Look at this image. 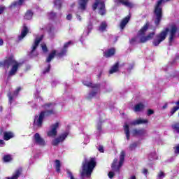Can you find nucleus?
I'll use <instances>...</instances> for the list:
<instances>
[{"label": "nucleus", "instance_id": "obj_1", "mask_svg": "<svg viewBox=\"0 0 179 179\" xmlns=\"http://www.w3.org/2000/svg\"><path fill=\"white\" fill-rule=\"evenodd\" d=\"M169 45H171V43L174 41V38H176V34L177 33V26L173 25L170 29L166 28L161 33L157 35L156 38L153 41V45L157 47L162 41H164L166 38L167 37V34H169Z\"/></svg>", "mask_w": 179, "mask_h": 179}, {"label": "nucleus", "instance_id": "obj_2", "mask_svg": "<svg viewBox=\"0 0 179 179\" xmlns=\"http://www.w3.org/2000/svg\"><path fill=\"white\" fill-rule=\"evenodd\" d=\"M10 65L12 68L8 72V76H13L14 75H16V72H17L19 68L22 66V63H19L16 60H15V58H13V56L9 57L3 62H0V66H3L7 69H9V66H10Z\"/></svg>", "mask_w": 179, "mask_h": 179}, {"label": "nucleus", "instance_id": "obj_3", "mask_svg": "<svg viewBox=\"0 0 179 179\" xmlns=\"http://www.w3.org/2000/svg\"><path fill=\"white\" fill-rule=\"evenodd\" d=\"M45 111L41 112L39 116H36L34 124L35 127H41L43 125V120L45 117H48L54 114V104L53 103H46L44 105Z\"/></svg>", "mask_w": 179, "mask_h": 179}, {"label": "nucleus", "instance_id": "obj_4", "mask_svg": "<svg viewBox=\"0 0 179 179\" xmlns=\"http://www.w3.org/2000/svg\"><path fill=\"white\" fill-rule=\"evenodd\" d=\"M148 29H149V24H145L139 30L137 37L132 38L131 41H136V43H146V41L152 40L155 36V32L150 33L147 36H145V34H146Z\"/></svg>", "mask_w": 179, "mask_h": 179}, {"label": "nucleus", "instance_id": "obj_5", "mask_svg": "<svg viewBox=\"0 0 179 179\" xmlns=\"http://www.w3.org/2000/svg\"><path fill=\"white\" fill-rule=\"evenodd\" d=\"M96 167V159L91 158L89 162L86 159L85 162H83V171L81 172V177H86L87 178H90L93 170Z\"/></svg>", "mask_w": 179, "mask_h": 179}, {"label": "nucleus", "instance_id": "obj_6", "mask_svg": "<svg viewBox=\"0 0 179 179\" xmlns=\"http://www.w3.org/2000/svg\"><path fill=\"white\" fill-rule=\"evenodd\" d=\"M83 83L84 86H87V87H92V90L87 96V99H88V100H90V99H93V97H96V96H99V94L100 93L99 84H93L90 80H84Z\"/></svg>", "mask_w": 179, "mask_h": 179}, {"label": "nucleus", "instance_id": "obj_7", "mask_svg": "<svg viewBox=\"0 0 179 179\" xmlns=\"http://www.w3.org/2000/svg\"><path fill=\"white\" fill-rule=\"evenodd\" d=\"M164 2V0H158L155 7V15L156 16L155 23L156 26H159L160 20H162V10L163 9L162 3Z\"/></svg>", "mask_w": 179, "mask_h": 179}, {"label": "nucleus", "instance_id": "obj_8", "mask_svg": "<svg viewBox=\"0 0 179 179\" xmlns=\"http://www.w3.org/2000/svg\"><path fill=\"white\" fill-rule=\"evenodd\" d=\"M148 122H149V120H148V119L142 118L129 122V123L125 122L124 125V134L126 135H129V125H141V124H148Z\"/></svg>", "mask_w": 179, "mask_h": 179}, {"label": "nucleus", "instance_id": "obj_9", "mask_svg": "<svg viewBox=\"0 0 179 179\" xmlns=\"http://www.w3.org/2000/svg\"><path fill=\"white\" fill-rule=\"evenodd\" d=\"M125 160V151H122L120 156V161L118 165L117 163L118 162V159L115 158L112 164V169L113 171H116L120 173V169L122 167V164H124V162Z\"/></svg>", "mask_w": 179, "mask_h": 179}, {"label": "nucleus", "instance_id": "obj_10", "mask_svg": "<svg viewBox=\"0 0 179 179\" xmlns=\"http://www.w3.org/2000/svg\"><path fill=\"white\" fill-rule=\"evenodd\" d=\"M94 10L98 8L99 15H106V4L101 0H96V2L92 6Z\"/></svg>", "mask_w": 179, "mask_h": 179}, {"label": "nucleus", "instance_id": "obj_11", "mask_svg": "<svg viewBox=\"0 0 179 179\" xmlns=\"http://www.w3.org/2000/svg\"><path fill=\"white\" fill-rule=\"evenodd\" d=\"M43 37L44 36L42 35L36 38L34 43L31 46V50L30 52L31 57H37V55H38V53H37L36 50L38 47V44H40V42L41 41V40H43Z\"/></svg>", "mask_w": 179, "mask_h": 179}, {"label": "nucleus", "instance_id": "obj_12", "mask_svg": "<svg viewBox=\"0 0 179 179\" xmlns=\"http://www.w3.org/2000/svg\"><path fill=\"white\" fill-rule=\"evenodd\" d=\"M67 135H62L59 137L54 138L51 141V145L52 146H58L59 143L66 139Z\"/></svg>", "mask_w": 179, "mask_h": 179}, {"label": "nucleus", "instance_id": "obj_13", "mask_svg": "<svg viewBox=\"0 0 179 179\" xmlns=\"http://www.w3.org/2000/svg\"><path fill=\"white\" fill-rule=\"evenodd\" d=\"M58 128H59V122L52 124L48 132V135H57L58 134Z\"/></svg>", "mask_w": 179, "mask_h": 179}, {"label": "nucleus", "instance_id": "obj_14", "mask_svg": "<svg viewBox=\"0 0 179 179\" xmlns=\"http://www.w3.org/2000/svg\"><path fill=\"white\" fill-rule=\"evenodd\" d=\"M34 141L36 145H38L39 146H45V141L44 138H41L40 135L34 136Z\"/></svg>", "mask_w": 179, "mask_h": 179}, {"label": "nucleus", "instance_id": "obj_15", "mask_svg": "<svg viewBox=\"0 0 179 179\" xmlns=\"http://www.w3.org/2000/svg\"><path fill=\"white\" fill-rule=\"evenodd\" d=\"M115 2L117 5H124V6H127V8H134V5L133 3L129 2L128 0H115Z\"/></svg>", "mask_w": 179, "mask_h": 179}, {"label": "nucleus", "instance_id": "obj_16", "mask_svg": "<svg viewBox=\"0 0 179 179\" xmlns=\"http://www.w3.org/2000/svg\"><path fill=\"white\" fill-rule=\"evenodd\" d=\"M19 92H20V87L17 88L12 94V93L9 92L8 94V97L9 100L10 104H12V101L15 99V97L17 96V94H19Z\"/></svg>", "mask_w": 179, "mask_h": 179}, {"label": "nucleus", "instance_id": "obj_17", "mask_svg": "<svg viewBox=\"0 0 179 179\" xmlns=\"http://www.w3.org/2000/svg\"><path fill=\"white\" fill-rule=\"evenodd\" d=\"M71 44H72L71 41L66 43L64 45V48L62 49V52L57 53L58 57H64V55H66V49L68 48V47H69V45H71Z\"/></svg>", "mask_w": 179, "mask_h": 179}, {"label": "nucleus", "instance_id": "obj_18", "mask_svg": "<svg viewBox=\"0 0 179 179\" xmlns=\"http://www.w3.org/2000/svg\"><path fill=\"white\" fill-rule=\"evenodd\" d=\"M27 33H29V28L24 25L20 36H18L20 41L23 40L26 36H27Z\"/></svg>", "mask_w": 179, "mask_h": 179}, {"label": "nucleus", "instance_id": "obj_19", "mask_svg": "<svg viewBox=\"0 0 179 179\" xmlns=\"http://www.w3.org/2000/svg\"><path fill=\"white\" fill-rule=\"evenodd\" d=\"M119 69H120V63L117 62L110 68L109 71V73L110 75H113V73H116V72H118Z\"/></svg>", "mask_w": 179, "mask_h": 179}, {"label": "nucleus", "instance_id": "obj_20", "mask_svg": "<svg viewBox=\"0 0 179 179\" xmlns=\"http://www.w3.org/2000/svg\"><path fill=\"white\" fill-rule=\"evenodd\" d=\"M87 2H89V0H79V8L82 10H85L86 9V5H87Z\"/></svg>", "mask_w": 179, "mask_h": 179}, {"label": "nucleus", "instance_id": "obj_21", "mask_svg": "<svg viewBox=\"0 0 179 179\" xmlns=\"http://www.w3.org/2000/svg\"><path fill=\"white\" fill-rule=\"evenodd\" d=\"M128 22H129V16L126 17L121 21L120 25L121 30H124V29H125V26H127Z\"/></svg>", "mask_w": 179, "mask_h": 179}, {"label": "nucleus", "instance_id": "obj_22", "mask_svg": "<svg viewBox=\"0 0 179 179\" xmlns=\"http://www.w3.org/2000/svg\"><path fill=\"white\" fill-rule=\"evenodd\" d=\"M115 54V49L111 48L108 50L106 52H104V55L106 58H110V57H113Z\"/></svg>", "mask_w": 179, "mask_h": 179}, {"label": "nucleus", "instance_id": "obj_23", "mask_svg": "<svg viewBox=\"0 0 179 179\" xmlns=\"http://www.w3.org/2000/svg\"><path fill=\"white\" fill-rule=\"evenodd\" d=\"M143 108H145V105L140 103L135 106V107L134 108V111H135V113H139V111H142V110H143Z\"/></svg>", "mask_w": 179, "mask_h": 179}, {"label": "nucleus", "instance_id": "obj_24", "mask_svg": "<svg viewBox=\"0 0 179 179\" xmlns=\"http://www.w3.org/2000/svg\"><path fill=\"white\" fill-rule=\"evenodd\" d=\"M20 174H21V171H20V169H17L15 171V172L13 173V176L9 178V177H7L6 178V179H17L19 178V177L20 176Z\"/></svg>", "mask_w": 179, "mask_h": 179}, {"label": "nucleus", "instance_id": "obj_25", "mask_svg": "<svg viewBox=\"0 0 179 179\" xmlns=\"http://www.w3.org/2000/svg\"><path fill=\"white\" fill-rule=\"evenodd\" d=\"M159 157L157 156V154H156V152H151L148 155V159L150 162H153V160H157Z\"/></svg>", "mask_w": 179, "mask_h": 179}, {"label": "nucleus", "instance_id": "obj_26", "mask_svg": "<svg viewBox=\"0 0 179 179\" xmlns=\"http://www.w3.org/2000/svg\"><path fill=\"white\" fill-rule=\"evenodd\" d=\"M55 167L57 173H61V161L56 159L55 161Z\"/></svg>", "mask_w": 179, "mask_h": 179}, {"label": "nucleus", "instance_id": "obj_27", "mask_svg": "<svg viewBox=\"0 0 179 179\" xmlns=\"http://www.w3.org/2000/svg\"><path fill=\"white\" fill-rule=\"evenodd\" d=\"M56 55H57V51L52 50V52L48 57L46 62H51V61H52V59H54V57H55Z\"/></svg>", "mask_w": 179, "mask_h": 179}, {"label": "nucleus", "instance_id": "obj_28", "mask_svg": "<svg viewBox=\"0 0 179 179\" xmlns=\"http://www.w3.org/2000/svg\"><path fill=\"white\" fill-rule=\"evenodd\" d=\"M133 133L136 135H145V134H146V130L135 129L133 130Z\"/></svg>", "mask_w": 179, "mask_h": 179}, {"label": "nucleus", "instance_id": "obj_29", "mask_svg": "<svg viewBox=\"0 0 179 179\" xmlns=\"http://www.w3.org/2000/svg\"><path fill=\"white\" fill-rule=\"evenodd\" d=\"M138 145H139V141L134 142L132 144H131L129 147V150H135L136 148H138Z\"/></svg>", "mask_w": 179, "mask_h": 179}, {"label": "nucleus", "instance_id": "obj_30", "mask_svg": "<svg viewBox=\"0 0 179 179\" xmlns=\"http://www.w3.org/2000/svg\"><path fill=\"white\" fill-rule=\"evenodd\" d=\"M33 17V12L28 10L25 13L24 19H27V20H30Z\"/></svg>", "mask_w": 179, "mask_h": 179}, {"label": "nucleus", "instance_id": "obj_31", "mask_svg": "<svg viewBox=\"0 0 179 179\" xmlns=\"http://www.w3.org/2000/svg\"><path fill=\"white\" fill-rule=\"evenodd\" d=\"M106 29H107V23L106 22H102L99 27V30L100 31H104Z\"/></svg>", "mask_w": 179, "mask_h": 179}, {"label": "nucleus", "instance_id": "obj_32", "mask_svg": "<svg viewBox=\"0 0 179 179\" xmlns=\"http://www.w3.org/2000/svg\"><path fill=\"white\" fill-rule=\"evenodd\" d=\"M62 5V1H61V0H56V1H55V6L58 9H61Z\"/></svg>", "mask_w": 179, "mask_h": 179}, {"label": "nucleus", "instance_id": "obj_33", "mask_svg": "<svg viewBox=\"0 0 179 179\" xmlns=\"http://www.w3.org/2000/svg\"><path fill=\"white\" fill-rule=\"evenodd\" d=\"M3 160L6 162H10V160H12V157L9 155H4V157H3Z\"/></svg>", "mask_w": 179, "mask_h": 179}, {"label": "nucleus", "instance_id": "obj_34", "mask_svg": "<svg viewBox=\"0 0 179 179\" xmlns=\"http://www.w3.org/2000/svg\"><path fill=\"white\" fill-rule=\"evenodd\" d=\"M166 177V174L163 171H161L157 175V179H163Z\"/></svg>", "mask_w": 179, "mask_h": 179}, {"label": "nucleus", "instance_id": "obj_35", "mask_svg": "<svg viewBox=\"0 0 179 179\" xmlns=\"http://www.w3.org/2000/svg\"><path fill=\"white\" fill-rule=\"evenodd\" d=\"M90 142V137L89 136L86 135L84 137V143L85 145H87Z\"/></svg>", "mask_w": 179, "mask_h": 179}, {"label": "nucleus", "instance_id": "obj_36", "mask_svg": "<svg viewBox=\"0 0 179 179\" xmlns=\"http://www.w3.org/2000/svg\"><path fill=\"white\" fill-rule=\"evenodd\" d=\"M13 138H15V136H13V135H4L3 136L4 141H9V139H12Z\"/></svg>", "mask_w": 179, "mask_h": 179}, {"label": "nucleus", "instance_id": "obj_37", "mask_svg": "<svg viewBox=\"0 0 179 179\" xmlns=\"http://www.w3.org/2000/svg\"><path fill=\"white\" fill-rule=\"evenodd\" d=\"M23 2H24V0H19L18 1L13 3L12 4V6H17V5H22Z\"/></svg>", "mask_w": 179, "mask_h": 179}, {"label": "nucleus", "instance_id": "obj_38", "mask_svg": "<svg viewBox=\"0 0 179 179\" xmlns=\"http://www.w3.org/2000/svg\"><path fill=\"white\" fill-rule=\"evenodd\" d=\"M41 45L43 52H47L48 51L47 49V45H45V43H42Z\"/></svg>", "mask_w": 179, "mask_h": 179}, {"label": "nucleus", "instance_id": "obj_39", "mask_svg": "<svg viewBox=\"0 0 179 179\" xmlns=\"http://www.w3.org/2000/svg\"><path fill=\"white\" fill-rule=\"evenodd\" d=\"M175 155H179V144L173 148Z\"/></svg>", "mask_w": 179, "mask_h": 179}, {"label": "nucleus", "instance_id": "obj_40", "mask_svg": "<svg viewBox=\"0 0 179 179\" xmlns=\"http://www.w3.org/2000/svg\"><path fill=\"white\" fill-rule=\"evenodd\" d=\"M50 69H51V65H48V67L43 71V73L45 75V73H48L50 72Z\"/></svg>", "mask_w": 179, "mask_h": 179}, {"label": "nucleus", "instance_id": "obj_41", "mask_svg": "<svg viewBox=\"0 0 179 179\" xmlns=\"http://www.w3.org/2000/svg\"><path fill=\"white\" fill-rule=\"evenodd\" d=\"M96 129H97L98 134H100V132H101V123H99L97 124Z\"/></svg>", "mask_w": 179, "mask_h": 179}, {"label": "nucleus", "instance_id": "obj_42", "mask_svg": "<svg viewBox=\"0 0 179 179\" xmlns=\"http://www.w3.org/2000/svg\"><path fill=\"white\" fill-rule=\"evenodd\" d=\"M98 150L101 153H104V148L103 147V145H99L98 148Z\"/></svg>", "mask_w": 179, "mask_h": 179}, {"label": "nucleus", "instance_id": "obj_43", "mask_svg": "<svg viewBox=\"0 0 179 179\" xmlns=\"http://www.w3.org/2000/svg\"><path fill=\"white\" fill-rule=\"evenodd\" d=\"M108 176L109 178H113V177H114V176H115V173L113 171H110L108 173Z\"/></svg>", "mask_w": 179, "mask_h": 179}, {"label": "nucleus", "instance_id": "obj_44", "mask_svg": "<svg viewBox=\"0 0 179 179\" xmlns=\"http://www.w3.org/2000/svg\"><path fill=\"white\" fill-rule=\"evenodd\" d=\"M49 16H50V19H54V17H55V16H57V14H55V13L52 12V13H50Z\"/></svg>", "mask_w": 179, "mask_h": 179}, {"label": "nucleus", "instance_id": "obj_45", "mask_svg": "<svg viewBox=\"0 0 179 179\" xmlns=\"http://www.w3.org/2000/svg\"><path fill=\"white\" fill-rule=\"evenodd\" d=\"M154 111H153V110H152V109H149L148 110V113H147V114H148V115H152V114H154Z\"/></svg>", "mask_w": 179, "mask_h": 179}, {"label": "nucleus", "instance_id": "obj_46", "mask_svg": "<svg viewBox=\"0 0 179 179\" xmlns=\"http://www.w3.org/2000/svg\"><path fill=\"white\" fill-rule=\"evenodd\" d=\"M134 138H136L137 139H143V136L138 135V136H133Z\"/></svg>", "mask_w": 179, "mask_h": 179}, {"label": "nucleus", "instance_id": "obj_47", "mask_svg": "<svg viewBox=\"0 0 179 179\" xmlns=\"http://www.w3.org/2000/svg\"><path fill=\"white\" fill-rule=\"evenodd\" d=\"M3 135H13V133L12 131H6Z\"/></svg>", "mask_w": 179, "mask_h": 179}, {"label": "nucleus", "instance_id": "obj_48", "mask_svg": "<svg viewBox=\"0 0 179 179\" xmlns=\"http://www.w3.org/2000/svg\"><path fill=\"white\" fill-rule=\"evenodd\" d=\"M5 145V141L3 140H0V146H4Z\"/></svg>", "mask_w": 179, "mask_h": 179}, {"label": "nucleus", "instance_id": "obj_49", "mask_svg": "<svg viewBox=\"0 0 179 179\" xmlns=\"http://www.w3.org/2000/svg\"><path fill=\"white\" fill-rule=\"evenodd\" d=\"M66 19H67V20H72V15L69 14V15L66 16Z\"/></svg>", "mask_w": 179, "mask_h": 179}, {"label": "nucleus", "instance_id": "obj_50", "mask_svg": "<svg viewBox=\"0 0 179 179\" xmlns=\"http://www.w3.org/2000/svg\"><path fill=\"white\" fill-rule=\"evenodd\" d=\"M143 173L144 174V176H148V169H144L143 170Z\"/></svg>", "mask_w": 179, "mask_h": 179}, {"label": "nucleus", "instance_id": "obj_51", "mask_svg": "<svg viewBox=\"0 0 179 179\" xmlns=\"http://www.w3.org/2000/svg\"><path fill=\"white\" fill-rule=\"evenodd\" d=\"M128 179H136V176L135 175H131L129 177Z\"/></svg>", "mask_w": 179, "mask_h": 179}, {"label": "nucleus", "instance_id": "obj_52", "mask_svg": "<svg viewBox=\"0 0 179 179\" xmlns=\"http://www.w3.org/2000/svg\"><path fill=\"white\" fill-rule=\"evenodd\" d=\"M76 17L80 22H82V17H80V15L77 14Z\"/></svg>", "mask_w": 179, "mask_h": 179}, {"label": "nucleus", "instance_id": "obj_53", "mask_svg": "<svg viewBox=\"0 0 179 179\" xmlns=\"http://www.w3.org/2000/svg\"><path fill=\"white\" fill-rule=\"evenodd\" d=\"M4 10H5V8H3V7L0 8V15H1V13H3Z\"/></svg>", "mask_w": 179, "mask_h": 179}, {"label": "nucleus", "instance_id": "obj_54", "mask_svg": "<svg viewBox=\"0 0 179 179\" xmlns=\"http://www.w3.org/2000/svg\"><path fill=\"white\" fill-rule=\"evenodd\" d=\"M168 107V104L167 103H165L163 106H162V108L163 110H166V108H167Z\"/></svg>", "mask_w": 179, "mask_h": 179}, {"label": "nucleus", "instance_id": "obj_55", "mask_svg": "<svg viewBox=\"0 0 179 179\" xmlns=\"http://www.w3.org/2000/svg\"><path fill=\"white\" fill-rule=\"evenodd\" d=\"M0 45H3V40L0 38Z\"/></svg>", "mask_w": 179, "mask_h": 179}, {"label": "nucleus", "instance_id": "obj_56", "mask_svg": "<svg viewBox=\"0 0 179 179\" xmlns=\"http://www.w3.org/2000/svg\"><path fill=\"white\" fill-rule=\"evenodd\" d=\"M131 138V135H127L126 136V139L127 140V141H129V138Z\"/></svg>", "mask_w": 179, "mask_h": 179}, {"label": "nucleus", "instance_id": "obj_57", "mask_svg": "<svg viewBox=\"0 0 179 179\" xmlns=\"http://www.w3.org/2000/svg\"><path fill=\"white\" fill-rule=\"evenodd\" d=\"M40 156V152H38V154H36V155H34V158L36 159V157H39Z\"/></svg>", "mask_w": 179, "mask_h": 179}, {"label": "nucleus", "instance_id": "obj_58", "mask_svg": "<svg viewBox=\"0 0 179 179\" xmlns=\"http://www.w3.org/2000/svg\"><path fill=\"white\" fill-rule=\"evenodd\" d=\"M2 132H3V129L2 128L0 129V134H2Z\"/></svg>", "mask_w": 179, "mask_h": 179}, {"label": "nucleus", "instance_id": "obj_59", "mask_svg": "<svg viewBox=\"0 0 179 179\" xmlns=\"http://www.w3.org/2000/svg\"><path fill=\"white\" fill-rule=\"evenodd\" d=\"M69 134H71L69 131H66V133L64 134V135H69Z\"/></svg>", "mask_w": 179, "mask_h": 179}, {"label": "nucleus", "instance_id": "obj_60", "mask_svg": "<svg viewBox=\"0 0 179 179\" xmlns=\"http://www.w3.org/2000/svg\"><path fill=\"white\" fill-rule=\"evenodd\" d=\"M0 111H2V107L0 106Z\"/></svg>", "mask_w": 179, "mask_h": 179}, {"label": "nucleus", "instance_id": "obj_61", "mask_svg": "<svg viewBox=\"0 0 179 179\" xmlns=\"http://www.w3.org/2000/svg\"><path fill=\"white\" fill-rule=\"evenodd\" d=\"M29 164H33V162H31V161H29Z\"/></svg>", "mask_w": 179, "mask_h": 179}, {"label": "nucleus", "instance_id": "obj_62", "mask_svg": "<svg viewBox=\"0 0 179 179\" xmlns=\"http://www.w3.org/2000/svg\"><path fill=\"white\" fill-rule=\"evenodd\" d=\"M99 136H96V139H98V138H99Z\"/></svg>", "mask_w": 179, "mask_h": 179}, {"label": "nucleus", "instance_id": "obj_63", "mask_svg": "<svg viewBox=\"0 0 179 179\" xmlns=\"http://www.w3.org/2000/svg\"><path fill=\"white\" fill-rule=\"evenodd\" d=\"M48 31H51V29L48 30Z\"/></svg>", "mask_w": 179, "mask_h": 179}, {"label": "nucleus", "instance_id": "obj_64", "mask_svg": "<svg viewBox=\"0 0 179 179\" xmlns=\"http://www.w3.org/2000/svg\"><path fill=\"white\" fill-rule=\"evenodd\" d=\"M35 135H38V133L35 134Z\"/></svg>", "mask_w": 179, "mask_h": 179}]
</instances>
